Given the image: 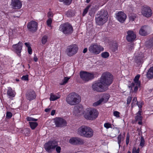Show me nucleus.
Listing matches in <instances>:
<instances>
[{"instance_id": "obj_24", "label": "nucleus", "mask_w": 153, "mask_h": 153, "mask_svg": "<svg viewBox=\"0 0 153 153\" xmlns=\"http://www.w3.org/2000/svg\"><path fill=\"white\" fill-rule=\"evenodd\" d=\"M146 77L150 79L153 78V67H152L149 69L146 74Z\"/></svg>"}, {"instance_id": "obj_52", "label": "nucleus", "mask_w": 153, "mask_h": 153, "mask_svg": "<svg viewBox=\"0 0 153 153\" xmlns=\"http://www.w3.org/2000/svg\"><path fill=\"white\" fill-rule=\"evenodd\" d=\"M144 141L143 137L141 138V141L140 143V146L143 147L144 145Z\"/></svg>"}, {"instance_id": "obj_30", "label": "nucleus", "mask_w": 153, "mask_h": 153, "mask_svg": "<svg viewBox=\"0 0 153 153\" xmlns=\"http://www.w3.org/2000/svg\"><path fill=\"white\" fill-rule=\"evenodd\" d=\"M124 136L125 135H124V136H122L121 134H120L118 136V143L119 144V147H120V143L121 141H123L124 140Z\"/></svg>"}, {"instance_id": "obj_11", "label": "nucleus", "mask_w": 153, "mask_h": 153, "mask_svg": "<svg viewBox=\"0 0 153 153\" xmlns=\"http://www.w3.org/2000/svg\"><path fill=\"white\" fill-rule=\"evenodd\" d=\"M80 78L83 81L87 82L92 79L94 78V74L85 71L81 72L80 73Z\"/></svg>"}, {"instance_id": "obj_9", "label": "nucleus", "mask_w": 153, "mask_h": 153, "mask_svg": "<svg viewBox=\"0 0 153 153\" xmlns=\"http://www.w3.org/2000/svg\"><path fill=\"white\" fill-rule=\"evenodd\" d=\"M103 48L100 45L97 44H93L90 46L89 51L92 54L96 55L99 54L101 51H103Z\"/></svg>"}, {"instance_id": "obj_57", "label": "nucleus", "mask_w": 153, "mask_h": 153, "mask_svg": "<svg viewBox=\"0 0 153 153\" xmlns=\"http://www.w3.org/2000/svg\"><path fill=\"white\" fill-rule=\"evenodd\" d=\"M55 113V110H53L52 111L51 113V115L52 116H53Z\"/></svg>"}, {"instance_id": "obj_40", "label": "nucleus", "mask_w": 153, "mask_h": 153, "mask_svg": "<svg viewBox=\"0 0 153 153\" xmlns=\"http://www.w3.org/2000/svg\"><path fill=\"white\" fill-rule=\"evenodd\" d=\"M27 120V121H33L36 122L37 121L38 119L34 118H33L31 117H28L26 118Z\"/></svg>"}, {"instance_id": "obj_17", "label": "nucleus", "mask_w": 153, "mask_h": 153, "mask_svg": "<svg viewBox=\"0 0 153 153\" xmlns=\"http://www.w3.org/2000/svg\"><path fill=\"white\" fill-rule=\"evenodd\" d=\"M23 43L19 42L17 44L14 45H13V48L14 51L19 56H20V53L22 50Z\"/></svg>"}, {"instance_id": "obj_44", "label": "nucleus", "mask_w": 153, "mask_h": 153, "mask_svg": "<svg viewBox=\"0 0 153 153\" xmlns=\"http://www.w3.org/2000/svg\"><path fill=\"white\" fill-rule=\"evenodd\" d=\"M52 22V20L51 18H49L47 21V25L48 26H51V24Z\"/></svg>"}, {"instance_id": "obj_34", "label": "nucleus", "mask_w": 153, "mask_h": 153, "mask_svg": "<svg viewBox=\"0 0 153 153\" xmlns=\"http://www.w3.org/2000/svg\"><path fill=\"white\" fill-rule=\"evenodd\" d=\"M135 119L136 121H141L142 117L140 114V112L139 111L137 115L135 117Z\"/></svg>"}, {"instance_id": "obj_15", "label": "nucleus", "mask_w": 153, "mask_h": 153, "mask_svg": "<svg viewBox=\"0 0 153 153\" xmlns=\"http://www.w3.org/2000/svg\"><path fill=\"white\" fill-rule=\"evenodd\" d=\"M27 27L30 31L35 32L37 29L38 23L34 21H31L28 23Z\"/></svg>"}, {"instance_id": "obj_7", "label": "nucleus", "mask_w": 153, "mask_h": 153, "mask_svg": "<svg viewBox=\"0 0 153 153\" xmlns=\"http://www.w3.org/2000/svg\"><path fill=\"white\" fill-rule=\"evenodd\" d=\"M58 142L55 140H50L45 143L44 148L46 151L51 152L54 150L58 145Z\"/></svg>"}, {"instance_id": "obj_45", "label": "nucleus", "mask_w": 153, "mask_h": 153, "mask_svg": "<svg viewBox=\"0 0 153 153\" xmlns=\"http://www.w3.org/2000/svg\"><path fill=\"white\" fill-rule=\"evenodd\" d=\"M132 98L131 97L129 96L128 97V98H127V105H129L131 103V100H132Z\"/></svg>"}, {"instance_id": "obj_38", "label": "nucleus", "mask_w": 153, "mask_h": 153, "mask_svg": "<svg viewBox=\"0 0 153 153\" xmlns=\"http://www.w3.org/2000/svg\"><path fill=\"white\" fill-rule=\"evenodd\" d=\"M137 98L135 97H134L131 103V107H133L135 104H137Z\"/></svg>"}, {"instance_id": "obj_55", "label": "nucleus", "mask_w": 153, "mask_h": 153, "mask_svg": "<svg viewBox=\"0 0 153 153\" xmlns=\"http://www.w3.org/2000/svg\"><path fill=\"white\" fill-rule=\"evenodd\" d=\"M136 18V16H130L129 19L130 20L132 21H133Z\"/></svg>"}, {"instance_id": "obj_33", "label": "nucleus", "mask_w": 153, "mask_h": 153, "mask_svg": "<svg viewBox=\"0 0 153 153\" xmlns=\"http://www.w3.org/2000/svg\"><path fill=\"white\" fill-rule=\"evenodd\" d=\"M60 2H63V3L67 5H69L71 3L72 0H59Z\"/></svg>"}, {"instance_id": "obj_51", "label": "nucleus", "mask_w": 153, "mask_h": 153, "mask_svg": "<svg viewBox=\"0 0 153 153\" xmlns=\"http://www.w3.org/2000/svg\"><path fill=\"white\" fill-rule=\"evenodd\" d=\"M53 14L52 12H48V16L49 18H51L52 17H53Z\"/></svg>"}, {"instance_id": "obj_6", "label": "nucleus", "mask_w": 153, "mask_h": 153, "mask_svg": "<svg viewBox=\"0 0 153 153\" xmlns=\"http://www.w3.org/2000/svg\"><path fill=\"white\" fill-rule=\"evenodd\" d=\"M98 114V113L96 109H88L85 112L84 117L87 119L93 120L97 117Z\"/></svg>"}, {"instance_id": "obj_29", "label": "nucleus", "mask_w": 153, "mask_h": 153, "mask_svg": "<svg viewBox=\"0 0 153 153\" xmlns=\"http://www.w3.org/2000/svg\"><path fill=\"white\" fill-rule=\"evenodd\" d=\"M29 123L31 128L33 130L38 125V123L36 122H29Z\"/></svg>"}, {"instance_id": "obj_22", "label": "nucleus", "mask_w": 153, "mask_h": 153, "mask_svg": "<svg viewBox=\"0 0 153 153\" xmlns=\"http://www.w3.org/2000/svg\"><path fill=\"white\" fill-rule=\"evenodd\" d=\"M73 112L75 115L78 116L83 113V108L82 106H76L74 107Z\"/></svg>"}, {"instance_id": "obj_13", "label": "nucleus", "mask_w": 153, "mask_h": 153, "mask_svg": "<svg viewBox=\"0 0 153 153\" xmlns=\"http://www.w3.org/2000/svg\"><path fill=\"white\" fill-rule=\"evenodd\" d=\"M109 98V95L108 94H104L99 100L93 103V105L96 106L100 105L102 102L105 103L107 102Z\"/></svg>"}, {"instance_id": "obj_16", "label": "nucleus", "mask_w": 153, "mask_h": 153, "mask_svg": "<svg viewBox=\"0 0 153 153\" xmlns=\"http://www.w3.org/2000/svg\"><path fill=\"white\" fill-rule=\"evenodd\" d=\"M69 142L73 145H81L84 143V140L78 137H72L69 140Z\"/></svg>"}, {"instance_id": "obj_56", "label": "nucleus", "mask_w": 153, "mask_h": 153, "mask_svg": "<svg viewBox=\"0 0 153 153\" xmlns=\"http://www.w3.org/2000/svg\"><path fill=\"white\" fill-rule=\"evenodd\" d=\"M33 59H34V60L35 62H36L38 61V58H37V57L36 56V54H34V57H33Z\"/></svg>"}, {"instance_id": "obj_36", "label": "nucleus", "mask_w": 153, "mask_h": 153, "mask_svg": "<svg viewBox=\"0 0 153 153\" xmlns=\"http://www.w3.org/2000/svg\"><path fill=\"white\" fill-rule=\"evenodd\" d=\"M48 40V37L46 36H43L42 39V42L43 44H45L47 42Z\"/></svg>"}, {"instance_id": "obj_3", "label": "nucleus", "mask_w": 153, "mask_h": 153, "mask_svg": "<svg viewBox=\"0 0 153 153\" xmlns=\"http://www.w3.org/2000/svg\"><path fill=\"white\" fill-rule=\"evenodd\" d=\"M67 103L71 105L78 104L80 101V97L77 94L74 92L69 94L66 98Z\"/></svg>"}, {"instance_id": "obj_48", "label": "nucleus", "mask_w": 153, "mask_h": 153, "mask_svg": "<svg viewBox=\"0 0 153 153\" xmlns=\"http://www.w3.org/2000/svg\"><path fill=\"white\" fill-rule=\"evenodd\" d=\"M104 126L106 128L111 127V125L109 123H106L104 124Z\"/></svg>"}, {"instance_id": "obj_62", "label": "nucleus", "mask_w": 153, "mask_h": 153, "mask_svg": "<svg viewBox=\"0 0 153 153\" xmlns=\"http://www.w3.org/2000/svg\"><path fill=\"white\" fill-rule=\"evenodd\" d=\"M87 49L86 48H85L83 50V53H85L87 52Z\"/></svg>"}, {"instance_id": "obj_35", "label": "nucleus", "mask_w": 153, "mask_h": 153, "mask_svg": "<svg viewBox=\"0 0 153 153\" xmlns=\"http://www.w3.org/2000/svg\"><path fill=\"white\" fill-rule=\"evenodd\" d=\"M70 79V77H65L63 80L62 81V82L60 83V85H64L65 84L67 83Z\"/></svg>"}, {"instance_id": "obj_8", "label": "nucleus", "mask_w": 153, "mask_h": 153, "mask_svg": "<svg viewBox=\"0 0 153 153\" xmlns=\"http://www.w3.org/2000/svg\"><path fill=\"white\" fill-rule=\"evenodd\" d=\"M92 88L94 91L97 92H104L107 90L108 88L107 86L103 85L101 81L94 83L92 85Z\"/></svg>"}, {"instance_id": "obj_32", "label": "nucleus", "mask_w": 153, "mask_h": 153, "mask_svg": "<svg viewBox=\"0 0 153 153\" xmlns=\"http://www.w3.org/2000/svg\"><path fill=\"white\" fill-rule=\"evenodd\" d=\"M146 45L148 48H151L153 46V40H150L146 42Z\"/></svg>"}, {"instance_id": "obj_47", "label": "nucleus", "mask_w": 153, "mask_h": 153, "mask_svg": "<svg viewBox=\"0 0 153 153\" xmlns=\"http://www.w3.org/2000/svg\"><path fill=\"white\" fill-rule=\"evenodd\" d=\"M120 112L117 111H114L113 113L114 116L116 117H120Z\"/></svg>"}, {"instance_id": "obj_14", "label": "nucleus", "mask_w": 153, "mask_h": 153, "mask_svg": "<svg viewBox=\"0 0 153 153\" xmlns=\"http://www.w3.org/2000/svg\"><path fill=\"white\" fill-rule=\"evenodd\" d=\"M54 121L56 126L58 127H62L66 126L67 124L66 121L61 118H56Z\"/></svg>"}, {"instance_id": "obj_53", "label": "nucleus", "mask_w": 153, "mask_h": 153, "mask_svg": "<svg viewBox=\"0 0 153 153\" xmlns=\"http://www.w3.org/2000/svg\"><path fill=\"white\" fill-rule=\"evenodd\" d=\"M129 136H128V135L127 136L126 139V144L127 145H128L129 143Z\"/></svg>"}, {"instance_id": "obj_59", "label": "nucleus", "mask_w": 153, "mask_h": 153, "mask_svg": "<svg viewBox=\"0 0 153 153\" xmlns=\"http://www.w3.org/2000/svg\"><path fill=\"white\" fill-rule=\"evenodd\" d=\"M51 110V109L50 108H46L45 109V111L47 112H49Z\"/></svg>"}, {"instance_id": "obj_49", "label": "nucleus", "mask_w": 153, "mask_h": 153, "mask_svg": "<svg viewBox=\"0 0 153 153\" xmlns=\"http://www.w3.org/2000/svg\"><path fill=\"white\" fill-rule=\"evenodd\" d=\"M22 79L23 80L26 81V80H28V75H27L25 76H23L22 77Z\"/></svg>"}, {"instance_id": "obj_26", "label": "nucleus", "mask_w": 153, "mask_h": 153, "mask_svg": "<svg viewBox=\"0 0 153 153\" xmlns=\"http://www.w3.org/2000/svg\"><path fill=\"white\" fill-rule=\"evenodd\" d=\"M139 86L134 84V82H132L131 85L128 87L129 88H131V90H132V91L136 92L137 90L138 87Z\"/></svg>"}, {"instance_id": "obj_54", "label": "nucleus", "mask_w": 153, "mask_h": 153, "mask_svg": "<svg viewBox=\"0 0 153 153\" xmlns=\"http://www.w3.org/2000/svg\"><path fill=\"white\" fill-rule=\"evenodd\" d=\"M28 52L30 54H31L32 53V50L31 47H29L28 48Z\"/></svg>"}, {"instance_id": "obj_20", "label": "nucleus", "mask_w": 153, "mask_h": 153, "mask_svg": "<svg viewBox=\"0 0 153 153\" xmlns=\"http://www.w3.org/2000/svg\"><path fill=\"white\" fill-rule=\"evenodd\" d=\"M127 35L126 36V39L129 42L133 41L136 38V35L132 31L128 30L127 32Z\"/></svg>"}, {"instance_id": "obj_19", "label": "nucleus", "mask_w": 153, "mask_h": 153, "mask_svg": "<svg viewBox=\"0 0 153 153\" xmlns=\"http://www.w3.org/2000/svg\"><path fill=\"white\" fill-rule=\"evenodd\" d=\"M11 5L13 9H19L21 7L22 4L19 0H12Z\"/></svg>"}, {"instance_id": "obj_5", "label": "nucleus", "mask_w": 153, "mask_h": 153, "mask_svg": "<svg viewBox=\"0 0 153 153\" xmlns=\"http://www.w3.org/2000/svg\"><path fill=\"white\" fill-rule=\"evenodd\" d=\"M59 30L65 34H71L73 29L72 25L68 23H63L60 25Z\"/></svg>"}, {"instance_id": "obj_31", "label": "nucleus", "mask_w": 153, "mask_h": 153, "mask_svg": "<svg viewBox=\"0 0 153 153\" xmlns=\"http://www.w3.org/2000/svg\"><path fill=\"white\" fill-rule=\"evenodd\" d=\"M75 11L73 10H69L67 12L66 15L68 17L74 16L75 14Z\"/></svg>"}, {"instance_id": "obj_18", "label": "nucleus", "mask_w": 153, "mask_h": 153, "mask_svg": "<svg viewBox=\"0 0 153 153\" xmlns=\"http://www.w3.org/2000/svg\"><path fill=\"white\" fill-rule=\"evenodd\" d=\"M116 15V18L120 22H123L126 18V15L122 11L119 12Z\"/></svg>"}, {"instance_id": "obj_39", "label": "nucleus", "mask_w": 153, "mask_h": 153, "mask_svg": "<svg viewBox=\"0 0 153 153\" xmlns=\"http://www.w3.org/2000/svg\"><path fill=\"white\" fill-rule=\"evenodd\" d=\"M90 7V5H88L86 7L84 10L82 14V15L83 16H84L87 13Z\"/></svg>"}, {"instance_id": "obj_21", "label": "nucleus", "mask_w": 153, "mask_h": 153, "mask_svg": "<svg viewBox=\"0 0 153 153\" xmlns=\"http://www.w3.org/2000/svg\"><path fill=\"white\" fill-rule=\"evenodd\" d=\"M26 96L28 100H31L35 98L36 94L33 90H30L27 91L26 94Z\"/></svg>"}, {"instance_id": "obj_27", "label": "nucleus", "mask_w": 153, "mask_h": 153, "mask_svg": "<svg viewBox=\"0 0 153 153\" xmlns=\"http://www.w3.org/2000/svg\"><path fill=\"white\" fill-rule=\"evenodd\" d=\"M60 97V95H58V96L54 95L53 94H51L50 98L51 101H54L55 100L59 98Z\"/></svg>"}, {"instance_id": "obj_42", "label": "nucleus", "mask_w": 153, "mask_h": 153, "mask_svg": "<svg viewBox=\"0 0 153 153\" xmlns=\"http://www.w3.org/2000/svg\"><path fill=\"white\" fill-rule=\"evenodd\" d=\"M30 133V129L28 128H26L24 131V133L26 136H27Z\"/></svg>"}, {"instance_id": "obj_2", "label": "nucleus", "mask_w": 153, "mask_h": 153, "mask_svg": "<svg viewBox=\"0 0 153 153\" xmlns=\"http://www.w3.org/2000/svg\"><path fill=\"white\" fill-rule=\"evenodd\" d=\"M77 134L82 137L91 138L93 136L94 131L91 128L85 126H82L78 128Z\"/></svg>"}, {"instance_id": "obj_50", "label": "nucleus", "mask_w": 153, "mask_h": 153, "mask_svg": "<svg viewBox=\"0 0 153 153\" xmlns=\"http://www.w3.org/2000/svg\"><path fill=\"white\" fill-rule=\"evenodd\" d=\"M55 148H56V152L58 153H59L60 152L61 149L60 147L59 146H57Z\"/></svg>"}, {"instance_id": "obj_25", "label": "nucleus", "mask_w": 153, "mask_h": 153, "mask_svg": "<svg viewBox=\"0 0 153 153\" xmlns=\"http://www.w3.org/2000/svg\"><path fill=\"white\" fill-rule=\"evenodd\" d=\"M15 92L13 91L10 87L8 88L7 94L8 96L11 97H14L15 95Z\"/></svg>"}, {"instance_id": "obj_12", "label": "nucleus", "mask_w": 153, "mask_h": 153, "mask_svg": "<svg viewBox=\"0 0 153 153\" xmlns=\"http://www.w3.org/2000/svg\"><path fill=\"white\" fill-rule=\"evenodd\" d=\"M141 13L143 16L148 18L152 16V12L149 7L147 6H145L142 8Z\"/></svg>"}, {"instance_id": "obj_28", "label": "nucleus", "mask_w": 153, "mask_h": 153, "mask_svg": "<svg viewBox=\"0 0 153 153\" xmlns=\"http://www.w3.org/2000/svg\"><path fill=\"white\" fill-rule=\"evenodd\" d=\"M140 76V75L138 74L135 76L134 79V83L137 85L138 86H140V82L139 80Z\"/></svg>"}, {"instance_id": "obj_64", "label": "nucleus", "mask_w": 153, "mask_h": 153, "mask_svg": "<svg viewBox=\"0 0 153 153\" xmlns=\"http://www.w3.org/2000/svg\"><path fill=\"white\" fill-rule=\"evenodd\" d=\"M90 1L91 0H86V2L87 3H88L90 2Z\"/></svg>"}, {"instance_id": "obj_4", "label": "nucleus", "mask_w": 153, "mask_h": 153, "mask_svg": "<svg viewBox=\"0 0 153 153\" xmlns=\"http://www.w3.org/2000/svg\"><path fill=\"white\" fill-rule=\"evenodd\" d=\"M113 80V76L110 73L106 72L102 74L100 80L103 85L108 88L112 83Z\"/></svg>"}, {"instance_id": "obj_37", "label": "nucleus", "mask_w": 153, "mask_h": 153, "mask_svg": "<svg viewBox=\"0 0 153 153\" xmlns=\"http://www.w3.org/2000/svg\"><path fill=\"white\" fill-rule=\"evenodd\" d=\"M101 56L103 58H107L109 56V53L107 52H104L101 53Z\"/></svg>"}, {"instance_id": "obj_63", "label": "nucleus", "mask_w": 153, "mask_h": 153, "mask_svg": "<svg viewBox=\"0 0 153 153\" xmlns=\"http://www.w3.org/2000/svg\"><path fill=\"white\" fill-rule=\"evenodd\" d=\"M139 122H138V124L140 125H141L142 123V122L141 121H139Z\"/></svg>"}, {"instance_id": "obj_60", "label": "nucleus", "mask_w": 153, "mask_h": 153, "mask_svg": "<svg viewBox=\"0 0 153 153\" xmlns=\"http://www.w3.org/2000/svg\"><path fill=\"white\" fill-rule=\"evenodd\" d=\"M25 44L26 46L27 47V48L29 47H30L29 43L26 42Z\"/></svg>"}, {"instance_id": "obj_1", "label": "nucleus", "mask_w": 153, "mask_h": 153, "mask_svg": "<svg viewBox=\"0 0 153 153\" xmlns=\"http://www.w3.org/2000/svg\"><path fill=\"white\" fill-rule=\"evenodd\" d=\"M108 19V13L103 9L98 11L95 17L96 22L98 25H102L105 24Z\"/></svg>"}, {"instance_id": "obj_58", "label": "nucleus", "mask_w": 153, "mask_h": 153, "mask_svg": "<svg viewBox=\"0 0 153 153\" xmlns=\"http://www.w3.org/2000/svg\"><path fill=\"white\" fill-rule=\"evenodd\" d=\"M138 58H139V59L138 60H137L136 61V63H140L141 62V59H140V57H138Z\"/></svg>"}, {"instance_id": "obj_23", "label": "nucleus", "mask_w": 153, "mask_h": 153, "mask_svg": "<svg viewBox=\"0 0 153 153\" xmlns=\"http://www.w3.org/2000/svg\"><path fill=\"white\" fill-rule=\"evenodd\" d=\"M148 27L146 26H144L141 27L139 31L140 34L142 36H146L148 34L147 32Z\"/></svg>"}, {"instance_id": "obj_43", "label": "nucleus", "mask_w": 153, "mask_h": 153, "mask_svg": "<svg viewBox=\"0 0 153 153\" xmlns=\"http://www.w3.org/2000/svg\"><path fill=\"white\" fill-rule=\"evenodd\" d=\"M139 151L140 149L139 148L137 149L136 147H134L133 149L132 153H139Z\"/></svg>"}, {"instance_id": "obj_61", "label": "nucleus", "mask_w": 153, "mask_h": 153, "mask_svg": "<svg viewBox=\"0 0 153 153\" xmlns=\"http://www.w3.org/2000/svg\"><path fill=\"white\" fill-rule=\"evenodd\" d=\"M130 47L129 48V50H131L133 48L134 45L133 44H131L130 45Z\"/></svg>"}, {"instance_id": "obj_46", "label": "nucleus", "mask_w": 153, "mask_h": 153, "mask_svg": "<svg viewBox=\"0 0 153 153\" xmlns=\"http://www.w3.org/2000/svg\"><path fill=\"white\" fill-rule=\"evenodd\" d=\"M12 116V114L10 112H7L6 113V117L8 118H10Z\"/></svg>"}, {"instance_id": "obj_10", "label": "nucleus", "mask_w": 153, "mask_h": 153, "mask_svg": "<svg viewBox=\"0 0 153 153\" xmlns=\"http://www.w3.org/2000/svg\"><path fill=\"white\" fill-rule=\"evenodd\" d=\"M78 49L77 46L75 45H73L68 46L65 52L68 56H71L76 53Z\"/></svg>"}, {"instance_id": "obj_41", "label": "nucleus", "mask_w": 153, "mask_h": 153, "mask_svg": "<svg viewBox=\"0 0 153 153\" xmlns=\"http://www.w3.org/2000/svg\"><path fill=\"white\" fill-rule=\"evenodd\" d=\"M96 11V8L94 7H92L91 10H90L89 14H91V15L93 14Z\"/></svg>"}]
</instances>
